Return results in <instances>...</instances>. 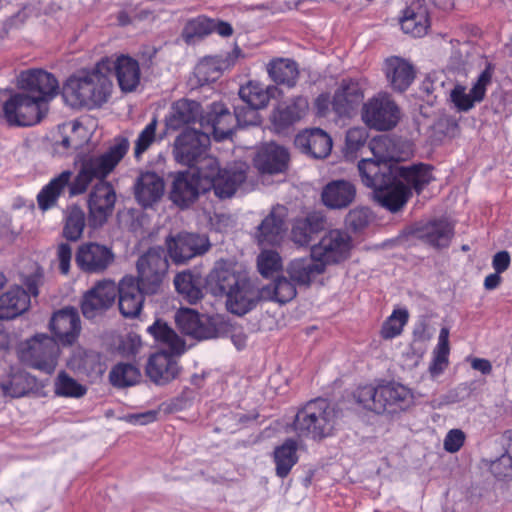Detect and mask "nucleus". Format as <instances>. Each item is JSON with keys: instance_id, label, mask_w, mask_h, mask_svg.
I'll return each mask as SVG.
<instances>
[{"instance_id": "obj_30", "label": "nucleus", "mask_w": 512, "mask_h": 512, "mask_svg": "<svg viewBox=\"0 0 512 512\" xmlns=\"http://www.w3.org/2000/svg\"><path fill=\"white\" fill-rule=\"evenodd\" d=\"M401 29L404 33L413 37L426 35L430 26L428 9L424 2L416 1L408 6L400 20Z\"/></svg>"}, {"instance_id": "obj_55", "label": "nucleus", "mask_w": 512, "mask_h": 512, "mask_svg": "<svg viewBox=\"0 0 512 512\" xmlns=\"http://www.w3.org/2000/svg\"><path fill=\"white\" fill-rule=\"evenodd\" d=\"M283 226H258L257 238L262 247L278 246L284 238Z\"/></svg>"}, {"instance_id": "obj_28", "label": "nucleus", "mask_w": 512, "mask_h": 512, "mask_svg": "<svg viewBox=\"0 0 512 512\" xmlns=\"http://www.w3.org/2000/svg\"><path fill=\"white\" fill-rule=\"evenodd\" d=\"M200 114V105L196 101L181 99L175 102L166 117L167 131L193 129Z\"/></svg>"}, {"instance_id": "obj_39", "label": "nucleus", "mask_w": 512, "mask_h": 512, "mask_svg": "<svg viewBox=\"0 0 512 512\" xmlns=\"http://www.w3.org/2000/svg\"><path fill=\"white\" fill-rule=\"evenodd\" d=\"M279 92L276 86H265L257 81H249L247 84L241 86L239 96L245 104L257 109H262L266 107L269 100L276 97Z\"/></svg>"}, {"instance_id": "obj_60", "label": "nucleus", "mask_w": 512, "mask_h": 512, "mask_svg": "<svg viewBox=\"0 0 512 512\" xmlns=\"http://www.w3.org/2000/svg\"><path fill=\"white\" fill-rule=\"evenodd\" d=\"M57 256L59 260V269L62 274H68L70 270V262L72 258V249L66 243H61L57 249Z\"/></svg>"}, {"instance_id": "obj_35", "label": "nucleus", "mask_w": 512, "mask_h": 512, "mask_svg": "<svg viewBox=\"0 0 512 512\" xmlns=\"http://www.w3.org/2000/svg\"><path fill=\"white\" fill-rule=\"evenodd\" d=\"M308 101L297 97L290 102L279 104L272 112L271 122L277 130H282L305 116Z\"/></svg>"}, {"instance_id": "obj_20", "label": "nucleus", "mask_w": 512, "mask_h": 512, "mask_svg": "<svg viewBox=\"0 0 512 512\" xmlns=\"http://www.w3.org/2000/svg\"><path fill=\"white\" fill-rule=\"evenodd\" d=\"M175 322L182 333L198 340L218 337V329L212 320L197 311L184 308L177 311Z\"/></svg>"}, {"instance_id": "obj_16", "label": "nucleus", "mask_w": 512, "mask_h": 512, "mask_svg": "<svg viewBox=\"0 0 512 512\" xmlns=\"http://www.w3.org/2000/svg\"><path fill=\"white\" fill-rule=\"evenodd\" d=\"M91 138V131L78 121H71L58 126L53 134V150L59 156H69L82 148Z\"/></svg>"}, {"instance_id": "obj_38", "label": "nucleus", "mask_w": 512, "mask_h": 512, "mask_svg": "<svg viewBox=\"0 0 512 512\" xmlns=\"http://www.w3.org/2000/svg\"><path fill=\"white\" fill-rule=\"evenodd\" d=\"M164 193V182L154 172L142 173L135 184V197L144 207L150 206Z\"/></svg>"}, {"instance_id": "obj_64", "label": "nucleus", "mask_w": 512, "mask_h": 512, "mask_svg": "<svg viewBox=\"0 0 512 512\" xmlns=\"http://www.w3.org/2000/svg\"><path fill=\"white\" fill-rule=\"evenodd\" d=\"M85 213L78 206H71L67 210L66 224H84Z\"/></svg>"}, {"instance_id": "obj_61", "label": "nucleus", "mask_w": 512, "mask_h": 512, "mask_svg": "<svg viewBox=\"0 0 512 512\" xmlns=\"http://www.w3.org/2000/svg\"><path fill=\"white\" fill-rule=\"evenodd\" d=\"M510 262V254L507 251H500L493 256L492 266L497 273H503L509 268Z\"/></svg>"}, {"instance_id": "obj_53", "label": "nucleus", "mask_w": 512, "mask_h": 512, "mask_svg": "<svg viewBox=\"0 0 512 512\" xmlns=\"http://www.w3.org/2000/svg\"><path fill=\"white\" fill-rule=\"evenodd\" d=\"M490 471L498 479L512 477V442L499 458L491 462Z\"/></svg>"}, {"instance_id": "obj_31", "label": "nucleus", "mask_w": 512, "mask_h": 512, "mask_svg": "<svg viewBox=\"0 0 512 512\" xmlns=\"http://www.w3.org/2000/svg\"><path fill=\"white\" fill-rule=\"evenodd\" d=\"M116 194L113 186L107 181L98 182L89 196V210L91 215L99 221L105 220L114 208Z\"/></svg>"}, {"instance_id": "obj_36", "label": "nucleus", "mask_w": 512, "mask_h": 512, "mask_svg": "<svg viewBox=\"0 0 512 512\" xmlns=\"http://www.w3.org/2000/svg\"><path fill=\"white\" fill-rule=\"evenodd\" d=\"M30 295L19 286L12 287L0 296V320H10L28 310Z\"/></svg>"}, {"instance_id": "obj_11", "label": "nucleus", "mask_w": 512, "mask_h": 512, "mask_svg": "<svg viewBox=\"0 0 512 512\" xmlns=\"http://www.w3.org/2000/svg\"><path fill=\"white\" fill-rule=\"evenodd\" d=\"M60 354L56 339L46 334H37L27 340L20 349V358L32 368L52 374Z\"/></svg>"}, {"instance_id": "obj_42", "label": "nucleus", "mask_w": 512, "mask_h": 512, "mask_svg": "<svg viewBox=\"0 0 512 512\" xmlns=\"http://www.w3.org/2000/svg\"><path fill=\"white\" fill-rule=\"evenodd\" d=\"M267 72L274 82L288 87L296 84L299 75L297 64L288 58L271 60L267 65Z\"/></svg>"}, {"instance_id": "obj_34", "label": "nucleus", "mask_w": 512, "mask_h": 512, "mask_svg": "<svg viewBox=\"0 0 512 512\" xmlns=\"http://www.w3.org/2000/svg\"><path fill=\"white\" fill-rule=\"evenodd\" d=\"M238 51L226 56H211L202 59L195 68V75L204 84L216 81L222 73L234 65Z\"/></svg>"}, {"instance_id": "obj_4", "label": "nucleus", "mask_w": 512, "mask_h": 512, "mask_svg": "<svg viewBox=\"0 0 512 512\" xmlns=\"http://www.w3.org/2000/svg\"><path fill=\"white\" fill-rule=\"evenodd\" d=\"M112 90V63L105 58L93 69L69 77L63 87V98L71 107L92 109L106 103Z\"/></svg>"}, {"instance_id": "obj_33", "label": "nucleus", "mask_w": 512, "mask_h": 512, "mask_svg": "<svg viewBox=\"0 0 512 512\" xmlns=\"http://www.w3.org/2000/svg\"><path fill=\"white\" fill-rule=\"evenodd\" d=\"M285 271L294 283L308 287L315 277L325 272V268L310 254L309 258H297L290 261Z\"/></svg>"}, {"instance_id": "obj_51", "label": "nucleus", "mask_w": 512, "mask_h": 512, "mask_svg": "<svg viewBox=\"0 0 512 512\" xmlns=\"http://www.w3.org/2000/svg\"><path fill=\"white\" fill-rule=\"evenodd\" d=\"M257 267L262 276L268 277L282 269V258L278 252L264 248L257 257Z\"/></svg>"}, {"instance_id": "obj_1", "label": "nucleus", "mask_w": 512, "mask_h": 512, "mask_svg": "<svg viewBox=\"0 0 512 512\" xmlns=\"http://www.w3.org/2000/svg\"><path fill=\"white\" fill-rule=\"evenodd\" d=\"M358 170L364 185L374 189L377 200L390 211L407 203L412 188L419 193L432 180L430 168L422 164L404 167L366 158L359 162Z\"/></svg>"}, {"instance_id": "obj_56", "label": "nucleus", "mask_w": 512, "mask_h": 512, "mask_svg": "<svg viewBox=\"0 0 512 512\" xmlns=\"http://www.w3.org/2000/svg\"><path fill=\"white\" fill-rule=\"evenodd\" d=\"M258 110L259 109L251 107L247 104L243 106H236L234 110L236 125H258L260 123V116Z\"/></svg>"}, {"instance_id": "obj_9", "label": "nucleus", "mask_w": 512, "mask_h": 512, "mask_svg": "<svg viewBox=\"0 0 512 512\" xmlns=\"http://www.w3.org/2000/svg\"><path fill=\"white\" fill-rule=\"evenodd\" d=\"M338 412L323 398L308 401L294 418L293 429L299 437L322 440L334 433Z\"/></svg>"}, {"instance_id": "obj_13", "label": "nucleus", "mask_w": 512, "mask_h": 512, "mask_svg": "<svg viewBox=\"0 0 512 512\" xmlns=\"http://www.w3.org/2000/svg\"><path fill=\"white\" fill-rule=\"evenodd\" d=\"M210 144V136L207 132L197 129H186L177 137L174 145L176 160L189 168L199 167L206 155Z\"/></svg>"}, {"instance_id": "obj_19", "label": "nucleus", "mask_w": 512, "mask_h": 512, "mask_svg": "<svg viewBox=\"0 0 512 512\" xmlns=\"http://www.w3.org/2000/svg\"><path fill=\"white\" fill-rule=\"evenodd\" d=\"M49 328L58 344L69 346L76 342L81 331V321L77 310L66 307L55 312Z\"/></svg>"}, {"instance_id": "obj_21", "label": "nucleus", "mask_w": 512, "mask_h": 512, "mask_svg": "<svg viewBox=\"0 0 512 512\" xmlns=\"http://www.w3.org/2000/svg\"><path fill=\"white\" fill-rule=\"evenodd\" d=\"M200 127L204 132L213 135L217 141L230 137L236 127L234 114L221 103L211 105L205 116L200 118Z\"/></svg>"}, {"instance_id": "obj_47", "label": "nucleus", "mask_w": 512, "mask_h": 512, "mask_svg": "<svg viewBox=\"0 0 512 512\" xmlns=\"http://www.w3.org/2000/svg\"><path fill=\"white\" fill-rule=\"evenodd\" d=\"M54 392L57 396L80 398L86 394L87 389L65 371H62L55 379Z\"/></svg>"}, {"instance_id": "obj_54", "label": "nucleus", "mask_w": 512, "mask_h": 512, "mask_svg": "<svg viewBox=\"0 0 512 512\" xmlns=\"http://www.w3.org/2000/svg\"><path fill=\"white\" fill-rule=\"evenodd\" d=\"M368 138V132L365 128L355 127L348 130L346 135L345 155L353 158L356 152L363 147Z\"/></svg>"}, {"instance_id": "obj_23", "label": "nucleus", "mask_w": 512, "mask_h": 512, "mask_svg": "<svg viewBox=\"0 0 512 512\" xmlns=\"http://www.w3.org/2000/svg\"><path fill=\"white\" fill-rule=\"evenodd\" d=\"M492 70L487 67L481 72L477 81L471 89L465 86L456 85L450 92V99L458 111H469L475 105L483 100L487 86L491 83Z\"/></svg>"}, {"instance_id": "obj_14", "label": "nucleus", "mask_w": 512, "mask_h": 512, "mask_svg": "<svg viewBox=\"0 0 512 512\" xmlns=\"http://www.w3.org/2000/svg\"><path fill=\"white\" fill-rule=\"evenodd\" d=\"M167 252L164 248H150L137 261L138 280L148 295L155 294L168 270Z\"/></svg>"}, {"instance_id": "obj_62", "label": "nucleus", "mask_w": 512, "mask_h": 512, "mask_svg": "<svg viewBox=\"0 0 512 512\" xmlns=\"http://www.w3.org/2000/svg\"><path fill=\"white\" fill-rule=\"evenodd\" d=\"M448 364V355L434 353L433 361L429 366V371L433 376L439 375L444 371Z\"/></svg>"}, {"instance_id": "obj_26", "label": "nucleus", "mask_w": 512, "mask_h": 512, "mask_svg": "<svg viewBox=\"0 0 512 512\" xmlns=\"http://www.w3.org/2000/svg\"><path fill=\"white\" fill-rule=\"evenodd\" d=\"M295 145L303 153L314 158H325L332 149V139L319 128L307 129L295 138Z\"/></svg>"}, {"instance_id": "obj_50", "label": "nucleus", "mask_w": 512, "mask_h": 512, "mask_svg": "<svg viewBox=\"0 0 512 512\" xmlns=\"http://www.w3.org/2000/svg\"><path fill=\"white\" fill-rule=\"evenodd\" d=\"M157 126L158 121L156 118H153L139 133L134 147V155L137 159L157 140Z\"/></svg>"}, {"instance_id": "obj_3", "label": "nucleus", "mask_w": 512, "mask_h": 512, "mask_svg": "<svg viewBox=\"0 0 512 512\" xmlns=\"http://www.w3.org/2000/svg\"><path fill=\"white\" fill-rule=\"evenodd\" d=\"M245 179L243 170H220L214 157H205L201 165L178 173L173 181L170 197L180 207L194 201L200 193L211 188L220 198L231 197Z\"/></svg>"}, {"instance_id": "obj_52", "label": "nucleus", "mask_w": 512, "mask_h": 512, "mask_svg": "<svg viewBox=\"0 0 512 512\" xmlns=\"http://www.w3.org/2000/svg\"><path fill=\"white\" fill-rule=\"evenodd\" d=\"M214 20L205 16H199L189 20L185 26L186 38L202 37L213 32Z\"/></svg>"}, {"instance_id": "obj_10", "label": "nucleus", "mask_w": 512, "mask_h": 512, "mask_svg": "<svg viewBox=\"0 0 512 512\" xmlns=\"http://www.w3.org/2000/svg\"><path fill=\"white\" fill-rule=\"evenodd\" d=\"M402 117L398 104L387 92H379L363 103L362 121L371 129L389 131L397 126Z\"/></svg>"}, {"instance_id": "obj_43", "label": "nucleus", "mask_w": 512, "mask_h": 512, "mask_svg": "<svg viewBox=\"0 0 512 512\" xmlns=\"http://www.w3.org/2000/svg\"><path fill=\"white\" fill-rule=\"evenodd\" d=\"M297 449V442L292 438L286 439L282 445L274 449L273 459L278 477H287L293 466L298 462Z\"/></svg>"}, {"instance_id": "obj_7", "label": "nucleus", "mask_w": 512, "mask_h": 512, "mask_svg": "<svg viewBox=\"0 0 512 512\" xmlns=\"http://www.w3.org/2000/svg\"><path fill=\"white\" fill-rule=\"evenodd\" d=\"M128 149L129 141L126 138H119L105 152L82 157L77 174L73 175L71 196L85 193L94 180L105 181L126 155Z\"/></svg>"}, {"instance_id": "obj_22", "label": "nucleus", "mask_w": 512, "mask_h": 512, "mask_svg": "<svg viewBox=\"0 0 512 512\" xmlns=\"http://www.w3.org/2000/svg\"><path fill=\"white\" fill-rule=\"evenodd\" d=\"M144 294L147 293L141 281L125 276L117 286L120 313L126 318L137 317L142 310Z\"/></svg>"}, {"instance_id": "obj_25", "label": "nucleus", "mask_w": 512, "mask_h": 512, "mask_svg": "<svg viewBox=\"0 0 512 512\" xmlns=\"http://www.w3.org/2000/svg\"><path fill=\"white\" fill-rule=\"evenodd\" d=\"M383 71L389 86L396 92L407 90L415 79L414 66L406 59L391 56L384 61Z\"/></svg>"}, {"instance_id": "obj_58", "label": "nucleus", "mask_w": 512, "mask_h": 512, "mask_svg": "<svg viewBox=\"0 0 512 512\" xmlns=\"http://www.w3.org/2000/svg\"><path fill=\"white\" fill-rule=\"evenodd\" d=\"M157 412L149 410L143 413H132L124 415L121 419L132 425H146L152 423L157 418Z\"/></svg>"}, {"instance_id": "obj_44", "label": "nucleus", "mask_w": 512, "mask_h": 512, "mask_svg": "<svg viewBox=\"0 0 512 512\" xmlns=\"http://www.w3.org/2000/svg\"><path fill=\"white\" fill-rule=\"evenodd\" d=\"M174 285L177 292L191 304L196 303L203 296L200 278L195 277L189 271L178 273L174 278Z\"/></svg>"}, {"instance_id": "obj_63", "label": "nucleus", "mask_w": 512, "mask_h": 512, "mask_svg": "<svg viewBox=\"0 0 512 512\" xmlns=\"http://www.w3.org/2000/svg\"><path fill=\"white\" fill-rule=\"evenodd\" d=\"M0 226V242L2 244H11L21 233V226Z\"/></svg>"}, {"instance_id": "obj_46", "label": "nucleus", "mask_w": 512, "mask_h": 512, "mask_svg": "<svg viewBox=\"0 0 512 512\" xmlns=\"http://www.w3.org/2000/svg\"><path fill=\"white\" fill-rule=\"evenodd\" d=\"M140 376L139 369L134 365L119 363L110 371L109 379L113 386L123 388L136 384Z\"/></svg>"}, {"instance_id": "obj_27", "label": "nucleus", "mask_w": 512, "mask_h": 512, "mask_svg": "<svg viewBox=\"0 0 512 512\" xmlns=\"http://www.w3.org/2000/svg\"><path fill=\"white\" fill-rule=\"evenodd\" d=\"M289 160L288 151L276 144L268 143L263 145L257 152L254 163L262 173H280L287 168Z\"/></svg>"}, {"instance_id": "obj_49", "label": "nucleus", "mask_w": 512, "mask_h": 512, "mask_svg": "<svg viewBox=\"0 0 512 512\" xmlns=\"http://www.w3.org/2000/svg\"><path fill=\"white\" fill-rule=\"evenodd\" d=\"M408 311L406 309L394 310L388 319L383 323L381 336L384 339H392L401 334L404 325L408 321Z\"/></svg>"}, {"instance_id": "obj_59", "label": "nucleus", "mask_w": 512, "mask_h": 512, "mask_svg": "<svg viewBox=\"0 0 512 512\" xmlns=\"http://www.w3.org/2000/svg\"><path fill=\"white\" fill-rule=\"evenodd\" d=\"M288 217V210L285 206L276 205L261 221V224H284Z\"/></svg>"}, {"instance_id": "obj_17", "label": "nucleus", "mask_w": 512, "mask_h": 512, "mask_svg": "<svg viewBox=\"0 0 512 512\" xmlns=\"http://www.w3.org/2000/svg\"><path fill=\"white\" fill-rule=\"evenodd\" d=\"M211 247L206 235L184 233L167 240V252L176 264L186 263L195 256L203 255Z\"/></svg>"}, {"instance_id": "obj_41", "label": "nucleus", "mask_w": 512, "mask_h": 512, "mask_svg": "<svg viewBox=\"0 0 512 512\" xmlns=\"http://www.w3.org/2000/svg\"><path fill=\"white\" fill-rule=\"evenodd\" d=\"M296 286L290 278L278 276L272 283L261 288L262 299L286 304L296 297Z\"/></svg>"}, {"instance_id": "obj_24", "label": "nucleus", "mask_w": 512, "mask_h": 512, "mask_svg": "<svg viewBox=\"0 0 512 512\" xmlns=\"http://www.w3.org/2000/svg\"><path fill=\"white\" fill-rule=\"evenodd\" d=\"M72 185L73 172L71 170H63L52 177L49 182L39 190L36 196V202L39 210L46 212L55 208L66 189H68L69 194L71 195Z\"/></svg>"}, {"instance_id": "obj_8", "label": "nucleus", "mask_w": 512, "mask_h": 512, "mask_svg": "<svg viewBox=\"0 0 512 512\" xmlns=\"http://www.w3.org/2000/svg\"><path fill=\"white\" fill-rule=\"evenodd\" d=\"M354 398L364 409L376 414H395L406 410L413 403L411 390L394 381L378 386H361L355 391Z\"/></svg>"}, {"instance_id": "obj_45", "label": "nucleus", "mask_w": 512, "mask_h": 512, "mask_svg": "<svg viewBox=\"0 0 512 512\" xmlns=\"http://www.w3.org/2000/svg\"><path fill=\"white\" fill-rule=\"evenodd\" d=\"M373 159L387 164H398L397 148L394 140L389 136H378L369 143Z\"/></svg>"}, {"instance_id": "obj_40", "label": "nucleus", "mask_w": 512, "mask_h": 512, "mask_svg": "<svg viewBox=\"0 0 512 512\" xmlns=\"http://www.w3.org/2000/svg\"><path fill=\"white\" fill-rule=\"evenodd\" d=\"M356 190L348 181L338 180L329 183L322 192L323 203L330 208L347 206L355 197Z\"/></svg>"}, {"instance_id": "obj_5", "label": "nucleus", "mask_w": 512, "mask_h": 512, "mask_svg": "<svg viewBox=\"0 0 512 512\" xmlns=\"http://www.w3.org/2000/svg\"><path fill=\"white\" fill-rule=\"evenodd\" d=\"M208 287L215 296H225L228 311L238 316L248 313L263 300L262 290L251 280L225 268L210 273Z\"/></svg>"}, {"instance_id": "obj_18", "label": "nucleus", "mask_w": 512, "mask_h": 512, "mask_svg": "<svg viewBox=\"0 0 512 512\" xmlns=\"http://www.w3.org/2000/svg\"><path fill=\"white\" fill-rule=\"evenodd\" d=\"M117 297V285L113 281H100L88 290L81 301L85 318L93 319L109 309Z\"/></svg>"}, {"instance_id": "obj_2", "label": "nucleus", "mask_w": 512, "mask_h": 512, "mask_svg": "<svg viewBox=\"0 0 512 512\" xmlns=\"http://www.w3.org/2000/svg\"><path fill=\"white\" fill-rule=\"evenodd\" d=\"M20 92L12 94L3 104L4 118L12 126L38 124L48 111L47 103L58 92L56 78L43 70H27L17 80Z\"/></svg>"}, {"instance_id": "obj_32", "label": "nucleus", "mask_w": 512, "mask_h": 512, "mask_svg": "<svg viewBox=\"0 0 512 512\" xmlns=\"http://www.w3.org/2000/svg\"><path fill=\"white\" fill-rule=\"evenodd\" d=\"M112 260L113 255L110 250L98 244L82 246L76 254L78 266L87 272L103 271Z\"/></svg>"}, {"instance_id": "obj_6", "label": "nucleus", "mask_w": 512, "mask_h": 512, "mask_svg": "<svg viewBox=\"0 0 512 512\" xmlns=\"http://www.w3.org/2000/svg\"><path fill=\"white\" fill-rule=\"evenodd\" d=\"M153 338L165 345L167 351L157 352L150 356L146 365V375L157 385H165L174 380L180 371L178 362L173 355H181L185 351V342L167 323L156 320L147 328Z\"/></svg>"}, {"instance_id": "obj_48", "label": "nucleus", "mask_w": 512, "mask_h": 512, "mask_svg": "<svg viewBox=\"0 0 512 512\" xmlns=\"http://www.w3.org/2000/svg\"><path fill=\"white\" fill-rule=\"evenodd\" d=\"M324 232L323 226H292L290 239L299 247H312Z\"/></svg>"}, {"instance_id": "obj_57", "label": "nucleus", "mask_w": 512, "mask_h": 512, "mask_svg": "<svg viewBox=\"0 0 512 512\" xmlns=\"http://www.w3.org/2000/svg\"><path fill=\"white\" fill-rule=\"evenodd\" d=\"M465 441V434L459 429L450 430L444 439V449L455 453L461 449Z\"/></svg>"}, {"instance_id": "obj_37", "label": "nucleus", "mask_w": 512, "mask_h": 512, "mask_svg": "<svg viewBox=\"0 0 512 512\" xmlns=\"http://www.w3.org/2000/svg\"><path fill=\"white\" fill-rule=\"evenodd\" d=\"M122 91H134L140 83V68L138 62L126 55H120L115 60L108 58Z\"/></svg>"}, {"instance_id": "obj_15", "label": "nucleus", "mask_w": 512, "mask_h": 512, "mask_svg": "<svg viewBox=\"0 0 512 512\" xmlns=\"http://www.w3.org/2000/svg\"><path fill=\"white\" fill-rule=\"evenodd\" d=\"M453 226H410L404 229L396 238L383 243L384 247L411 246L416 240H421L433 247H447L453 236Z\"/></svg>"}, {"instance_id": "obj_12", "label": "nucleus", "mask_w": 512, "mask_h": 512, "mask_svg": "<svg viewBox=\"0 0 512 512\" xmlns=\"http://www.w3.org/2000/svg\"><path fill=\"white\" fill-rule=\"evenodd\" d=\"M352 246V239L347 233L334 229L321 234L319 241L311 247V255L326 269L328 265L347 259Z\"/></svg>"}, {"instance_id": "obj_29", "label": "nucleus", "mask_w": 512, "mask_h": 512, "mask_svg": "<svg viewBox=\"0 0 512 512\" xmlns=\"http://www.w3.org/2000/svg\"><path fill=\"white\" fill-rule=\"evenodd\" d=\"M364 97L363 85L356 80H344L336 91L332 108L339 116L349 115Z\"/></svg>"}]
</instances>
